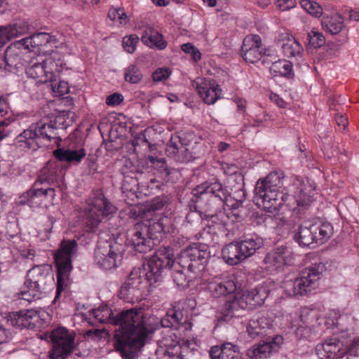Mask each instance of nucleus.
I'll return each mask as SVG.
<instances>
[{
  "instance_id": "obj_1",
  "label": "nucleus",
  "mask_w": 359,
  "mask_h": 359,
  "mask_svg": "<svg viewBox=\"0 0 359 359\" xmlns=\"http://www.w3.org/2000/svg\"><path fill=\"white\" fill-rule=\"evenodd\" d=\"M112 321L119 327L115 331V348L128 358H133L144 346L149 335L158 328V318L145 314L141 308L123 310Z\"/></svg>"
},
{
  "instance_id": "obj_2",
  "label": "nucleus",
  "mask_w": 359,
  "mask_h": 359,
  "mask_svg": "<svg viewBox=\"0 0 359 359\" xmlns=\"http://www.w3.org/2000/svg\"><path fill=\"white\" fill-rule=\"evenodd\" d=\"M165 250H158L144 266L143 276L140 268L133 269L128 280L121 287L120 297L127 302L139 299L144 288L161 280L163 267L171 262Z\"/></svg>"
},
{
  "instance_id": "obj_3",
  "label": "nucleus",
  "mask_w": 359,
  "mask_h": 359,
  "mask_svg": "<svg viewBox=\"0 0 359 359\" xmlns=\"http://www.w3.org/2000/svg\"><path fill=\"white\" fill-rule=\"evenodd\" d=\"M192 194L197 198L196 208L202 219L225 224L224 218L229 217V215L222 210L231 195L226 186L218 180L207 181L198 185Z\"/></svg>"
},
{
  "instance_id": "obj_4",
  "label": "nucleus",
  "mask_w": 359,
  "mask_h": 359,
  "mask_svg": "<svg viewBox=\"0 0 359 359\" xmlns=\"http://www.w3.org/2000/svg\"><path fill=\"white\" fill-rule=\"evenodd\" d=\"M292 195L285 194L279 190L261 189L255 187L254 200L257 205L262 207L265 210L272 212L283 204L290 208L307 207L312 202V196L307 194L310 187L306 184L297 179L294 182Z\"/></svg>"
},
{
  "instance_id": "obj_5",
  "label": "nucleus",
  "mask_w": 359,
  "mask_h": 359,
  "mask_svg": "<svg viewBox=\"0 0 359 359\" xmlns=\"http://www.w3.org/2000/svg\"><path fill=\"white\" fill-rule=\"evenodd\" d=\"M65 116L66 112L62 111L49 123L40 121L32 123L27 129L19 134L15 140L18 143L34 151L39 147L47 146L53 139L57 137L55 130L66 126Z\"/></svg>"
},
{
  "instance_id": "obj_6",
  "label": "nucleus",
  "mask_w": 359,
  "mask_h": 359,
  "mask_svg": "<svg viewBox=\"0 0 359 359\" xmlns=\"http://www.w3.org/2000/svg\"><path fill=\"white\" fill-rule=\"evenodd\" d=\"M171 229L170 219L167 217L153 222L137 223L128 233V241L136 252L146 253L152 249L154 241L158 240L162 233H169Z\"/></svg>"
},
{
  "instance_id": "obj_7",
  "label": "nucleus",
  "mask_w": 359,
  "mask_h": 359,
  "mask_svg": "<svg viewBox=\"0 0 359 359\" xmlns=\"http://www.w3.org/2000/svg\"><path fill=\"white\" fill-rule=\"evenodd\" d=\"M325 270L323 263L313 264L303 270L298 278L284 283L286 293L290 296L307 294L317 288L319 280Z\"/></svg>"
},
{
  "instance_id": "obj_8",
  "label": "nucleus",
  "mask_w": 359,
  "mask_h": 359,
  "mask_svg": "<svg viewBox=\"0 0 359 359\" xmlns=\"http://www.w3.org/2000/svg\"><path fill=\"white\" fill-rule=\"evenodd\" d=\"M75 240H64L55 254V264L57 269V290L54 302L59 298L61 292L67 285L69 275L72 269V257L77 249Z\"/></svg>"
},
{
  "instance_id": "obj_9",
  "label": "nucleus",
  "mask_w": 359,
  "mask_h": 359,
  "mask_svg": "<svg viewBox=\"0 0 359 359\" xmlns=\"http://www.w3.org/2000/svg\"><path fill=\"white\" fill-rule=\"evenodd\" d=\"M126 250L125 244L116 241L100 242L94 250V262L104 270L116 269L122 263Z\"/></svg>"
},
{
  "instance_id": "obj_10",
  "label": "nucleus",
  "mask_w": 359,
  "mask_h": 359,
  "mask_svg": "<svg viewBox=\"0 0 359 359\" xmlns=\"http://www.w3.org/2000/svg\"><path fill=\"white\" fill-rule=\"evenodd\" d=\"M210 257L208 246L205 244H194L184 249L177 258L179 267L187 269L195 276L205 271Z\"/></svg>"
},
{
  "instance_id": "obj_11",
  "label": "nucleus",
  "mask_w": 359,
  "mask_h": 359,
  "mask_svg": "<svg viewBox=\"0 0 359 359\" xmlns=\"http://www.w3.org/2000/svg\"><path fill=\"white\" fill-rule=\"evenodd\" d=\"M333 233L330 223L301 224L294 236L295 241L302 247H309L314 243L322 244Z\"/></svg>"
},
{
  "instance_id": "obj_12",
  "label": "nucleus",
  "mask_w": 359,
  "mask_h": 359,
  "mask_svg": "<svg viewBox=\"0 0 359 359\" xmlns=\"http://www.w3.org/2000/svg\"><path fill=\"white\" fill-rule=\"evenodd\" d=\"M116 211V208L102 193H99L93 198L86 214V224L88 231H95L104 217Z\"/></svg>"
},
{
  "instance_id": "obj_13",
  "label": "nucleus",
  "mask_w": 359,
  "mask_h": 359,
  "mask_svg": "<svg viewBox=\"0 0 359 359\" xmlns=\"http://www.w3.org/2000/svg\"><path fill=\"white\" fill-rule=\"evenodd\" d=\"M241 286L235 275L222 274L215 276L208 282L207 291L212 297L219 298L235 293Z\"/></svg>"
},
{
  "instance_id": "obj_14",
  "label": "nucleus",
  "mask_w": 359,
  "mask_h": 359,
  "mask_svg": "<svg viewBox=\"0 0 359 359\" xmlns=\"http://www.w3.org/2000/svg\"><path fill=\"white\" fill-rule=\"evenodd\" d=\"M50 338L53 342V348L50 352L52 359H65L72 351L74 338L65 327L54 330Z\"/></svg>"
},
{
  "instance_id": "obj_15",
  "label": "nucleus",
  "mask_w": 359,
  "mask_h": 359,
  "mask_svg": "<svg viewBox=\"0 0 359 359\" xmlns=\"http://www.w3.org/2000/svg\"><path fill=\"white\" fill-rule=\"evenodd\" d=\"M54 282L52 268L48 264L35 265L27 273L25 285L34 287L36 290L44 292L49 285Z\"/></svg>"
},
{
  "instance_id": "obj_16",
  "label": "nucleus",
  "mask_w": 359,
  "mask_h": 359,
  "mask_svg": "<svg viewBox=\"0 0 359 359\" xmlns=\"http://www.w3.org/2000/svg\"><path fill=\"white\" fill-rule=\"evenodd\" d=\"M198 95L207 104H213L221 98L222 89L212 79L198 77L192 83Z\"/></svg>"
},
{
  "instance_id": "obj_17",
  "label": "nucleus",
  "mask_w": 359,
  "mask_h": 359,
  "mask_svg": "<svg viewBox=\"0 0 359 359\" xmlns=\"http://www.w3.org/2000/svg\"><path fill=\"white\" fill-rule=\"evenodd\" d=\"M188 143L180 133L173 134L168 144L165 152L168 156L180 163H187L194 159L192 153L187 147Z\"/></svg>"
},
{
  "instance_id": "obj_18",
  "label": "nucleus",
  "mask_w": 359,
  "mask_h": 359,
  "mask_svg": "<svg viewBox=\"0 0 359 359\" xmlns=\"http://www.w3.org/2000/svg\"><path fill=\"white\" fill-rule=\"evenodd\" d=\"M39 318V311L31 309L10 313L6 317V321L8 325L20 330H33Z\"/></svg>"
},
{
  "instance_id": "obj_19",
  "label": "nucleus",
  "mask_w": 359,
  "mask_h": 359,
  "mask_svg": "<svg viewBox=\"0 0 359 359\" xmlns=\"http://www.w3.org/2000/svg\"><path fill=\"white\" fill-rule=\"evenodd\" d=\"M263 55H267L262 49V39L257 34H250L245 37L241 47V56L249 63L259 61Z\"/></svg>"
},
{
  "instance_id": "obj_20",
  "label": "nucleus",
  "mask_w": 359,
  "mask_h": 359,
  "mask_svg": "<svg viewBox=\"0 0 359 359\" xmlns=\"http://www.w3.org/2000/svg\"><path fill=\"white\" fill-rule=\"evenodd\" d=\"M247 303L241 294L235 295L232 299L226 301L221 308V314L225 321L233 318H239L248 311Z\"/></svg>"
},
{
  "instance_id": "obj_21",
  "label": "nucleus",
  "mask_w": 359,
  "mask_h": 359,
  "mask_svg": "<svg viewBox=\"0 0 359 359\" xmlns=\"http://www.w3.org/2000/svg\"><path fill=\"white\" fill-rule=\"evenodd\" d=\"M282 343L283 337L277 335L268 341L254 345L248 351L247 355L250 359H265L276 351Z\"/></svg>"
},
{
  "instance_id": "obj_22",
  "label": "nucleus",
  "mask_w": 359,
  "mask_h": 359,
  "mask_svg": "<svg viewBox=\"0 0 359 359\" xmlns=\"http://www.w3.org/2000/svg\"><path fill=\"white\" fill-rule=\"evenodd\" d=\"M341 346V344L337 339H330L323 343L318 344L316 351L321 359H339L346 353V350Z\"/></svg>"
},
{
  "instance_id": "obj_23",
  "label": "nucleus",
  "mask_w": 359,
  "mask_h": 359,
  "mask_svg": "<svg viewBox=\"0 0 359 359\" xmlns=\"http://www.w3.org/2000/svg\"><path fill=\"white\" fill-rule=\"evenodd\" d=\"M276 41L287 57L299 55L303 50L300 43L289 33L280 31L276 37Z\"/></svg>"
},
{
  "instance_id": "obj_24",
  "label": "nucleus",
  "mask_w": 359,
  "mask_h": 359,
  "mask_svg": "<svg viewBox=\"0 0 359 359\" xmlns=\"http://www.w3.org/2000/svg\"><path fill=\"white\" fill-rule=\"evenodd\" d=\"M158 250H165L169 254V258L171 261L168 266H165L163 269H170L173 267V271L172 273V277L174 283L176 284L177 287L182 289H184L189 286V283L192 279L195 278L196 276H191L190 275H187L185 273V271L187 269H184L182 267H179L177 264V261L175 262L173 259V254L170 248H162Z\"/></svg>"
},
{
  "instance_id": "obj_25",
  "label": "nucleus",
  "mask_w": 359,
  "mask_h": 359,
  "mask_svg": "<svg viewBox=\"0 0 359 359\" xmlns=\"http://www.w3.org/2000/svg\"><path fill=\"white\" fill-rule=\"evenodd\" d=\"M20 46V43H13L6 48L4 60L7 66L18 69L22 67L27 62L25 58V50Z\"/></svg>"
},
{
  "instance_id": "obj_26",
  "label": "nucleus",
  "mask_w": 359,
  "mask_h": 359,
  "mask_svg": "<svg viewBox=\"0 0 359 359\" xmlns=\"http://www.w3.org/2000/svg\"><path fill=\"white\" fill-rule=\"evenodd\" d=\"M289 253L287 248L283 246L268 252L264 259L266 269L270 271L281 269L285 264V257Z\"/></svg>"
},
{
  "instance_id": "obj_27",
  "label": "nucleus",
  "mask_w": 359,
  "mask_h": 359,
  "mask_svg": "<svg viewBox=\"0 0 359 359\" xmlns=\"http://www.w3.org/2000/svg\"><path fill=\"white\" fill-rule=\"evenodd\" d=\"M209 355L211 359H241L242 355L238 346L231 343L210 348Z\"/></svg>"
},
{
  "instance_id": "obj_28",
  "label": "nucleus",
  "mask_w": 359,
  "mask_h": 359,
  "mask_svg": "<svg viewBox=\"0 0 359 359\" xmlns=\"http://www.w3.org/2000/svg\"><path fill=\"white\" fill-rule=\"evenodd\" d=\"M46 62H34L26 68V74L28 77L37 81L38 83H46L52 82L55 74L47 69Z\"/></svg>"
},
{
  "instance_id": "obj_29",
  "label": "nucleus",
  "mask_w": 359,
  "mask_h": 359,
  "mask_svg": "<svg viewBox=\"0 0 359 359\" xmlns=\"http://www.w3.org/2000/svg\"><path fill=\"white\" fill-rule=\"evenodd\" d=\"M269 290L263 285H259L255 288L244 292L241 295L249 310H252L261 306L269 296Z\"/></svg>"
},
{
  "instance_id": "obj_30",
  "label": "nucleus",
  "mask_w": 359,
  "mask_h": 359,
  "mask_svg": "<svg viewBox=\"0 0 359 359\" xmlns=\"http://www.w3.org/2000/svg\"><path fill=\"white\" fill-rule=\"evenodd\" d=\"M272 319L267 313H259L250 320L247 326V332L250 336L255 337L262 334L263 330L269 328L272 325Z\"/></svg>"
},
{
  "instance_id": "obj_31",
  "label": "nucleus",
  "mask_w": 359,
  "mask_h": 359,
  "mask_svg": "<svg viewBox=\"0 0 359 359\" xmlns=\"http://www.w3.org/2000/svg\"><path fill=\"white\" fill-rule=\"evenodd\" d=\"M60 174L58 169L53 164L48 163L46 166L43 168L41 174L39 175L37 180L35 182L41 186H48L59 187Z\"/></svg>"
},
{
  "instance_id": "obj_32",
  "label": "nucleus",
  "mask_w": 359,
  "mask_h": 359,
  "mask_svg": "<svg viewBox=\"0 0 359 359\" xmlns=\"http://www.w3.org/2000/svg\"><path fill=\"white\" fill-rule=\"evenodd\" d=\"M141 40L146 46L150 48H156L159 50L164 49L167 45L162 34L150 27H146L142 32Z\"/></svg>"
},
{
  "instance_id": "obj_33",
  "label": "nucleus",
  "mask_w": 359,
  "mask_h": 359,
  "mask_svg": "<svg viewBox=\"0 0 359 359\" xmlns=\"http://www.w3.org/2000/svg\"><path fill=\"white\" fill-rule=\"evenodd\" d=\"M53 155L60 161L79 163L86 156V152L84 149L72 150L60 148L53 151Z\"/></svg>"
},
{
  "instance_id": "obj_34",
  "label": "nucleus",
  "mask_w": 359,
  "mask_h": 359,
  "mask_svg": "<svg viewBox=\"0 0 359 359\" xmlns=\"http://www.w3.org/2000/svg\"><path fill=\"white\" fill-rule=\"evenodd\" d=\"M244 259L253 255L257 250L264 245V241L259 236L246 238L245 240L237 242Z\"/></svg>"
},
{
  "instance_id": "obj_35",
  "label": "nucleus",
  "mask_w": 359,
  "mask_h": 359,
  "mask_svg": "<svg viewBox=\"0 0 359 359\" xmlns=\"http://www.w3.org/2000/svg\"><path fill=\"white\" fill-rule=\"evenodd\" d=\"M222 259L229 265H236L244 260L237 242L226 245L222 250Z\"/></svg>"
},
{
  "instance_id": "obj_36",
  "label": "nucleus",
  "mask_w": 359,
  "mask_h": 359,
  "mask_svg": "<svg viewBox=\"0 0 359 359\" xmlns=\"http://www.w3.org/2000/svg\"><path fill=\"white\" fill-rule=\"evenodd\" d=\"M323 28L327 32L334 35L339 34L343 29L344 18L339 14L323 16L321 20Z\"/></svg>"
},
{
  "instance_id": "obj_37",
  "label": "nucleus",
  "mask_w": 359,
  "mask_h": 359,
  "mask_svg": "<svg viewBox=\"0 0 359 359\" xmlns=\"http://www.w3.org/2000/svg\"><path fill=\"white\" fill-rule=\"evenodd\" d=\"M38 183L34 182L32 188L24 192L19 197V204L21 205H28L32 209L40 208V199L38 191Z\"/></svg>"
},
{
  "instance_id": "obj_38",
  "label": "nucleus",
  "mask_w": 359,
  "mask_h": 359,
  "mask_svg": "<svg viewBox=\"0 0 359 359\" xmlns=\"http://www.w3.org/2000/svg\"><path fill=\"white\" fill-rule=\"evenodd\" d=\"M283 185V181L278 172L269 173L264 180H259L255 187H259L261 189L278 190Z\"/></svg>"
},
{
  "instance_id": "obj_39",
  "label": "nucleus",
  "mask_w": 359,
  "mask_h": 359,
  "mask_svg": "<svg viewBox=\"0 0 359 359\" xmlns=\"http://www.w3.org/2000/svg\"><path fill=\"white\" fill-rule=\"evenodd\" d=\"M270 72L274 76L290 77L292 74V65L287 60H279L272 62Z\"/></svg>"
},
{
  "instance_id": "obj_40",
  "label": "nucleus",
  "mask_w": 359,
  "mask_h": 359,
  "mask_svg": "<svg viewBox=\"0 0 359 359\" xmlns=\"http://www.w3.org/2000/svg\"><path fill=\"white\" fill-rule=\"evenodd\" d=\"M38 191L39 195L40 208H47L54 203L56 196V190L53 187L38 186Z\"/></svg>"
},
{
  "instance_id": "obj_41",
  "label": "nucleus",
  "mask_w": 359,
  "mask_h": 359,
  "mask_svg": "<svg viewBox=\"0 0 359 359\" xmlns=\"http://www.w3.org/2000/svg\"><path fill=\"white\" fill-rule=\"evenodd\" d=\"M30 26L26 21H19L13 25L4 26V29L8 37V41L11 39L24 35L29 32Z\"/></svg>"
},
{
  "instance_id": "obj_42",
  "label": "nucleus",
  "mask_w": 359,
  "mask_h": 359,
  "mask_svg": "<svg viewBox=\"0 0 359 359\" xmlns=\"http://www.w3.org/2000/svg\"><path fill=\"white\" fill-rule=\"evenodd\" d=\"M90 313V315H92L94 319L100 323H109L113 324L112 320L115 318L113 316L111 309L107 306H101L92 310Z\"/></svg>"
},
{
  "instance_id": "obj_43",
  "label": "nucleus",
  "mask_w": 359,
  "mask_h": 359,
  "mask_svg": "<svg viewBox=\"0 0 359 359\" xmlns=\"http://www.w3.org/2000/svg\"><path fill=\"white\" fill-rule=\"evenodd\" d=\"M124 79L130 83H138L142 79V74L137 65H130L125 69Z\"/></svg>"
},
{
  "instance_id": "obj_44",
  "label": "nucleus",
  "mask_w": 359,
  "mask_h": 359,
  "mask_svg": "<svg viewBox=\"0 0 359 359\" xmlns=\"http://www.w3.org/2000/svg\"><path fill=\"white\" fill-rule=\"evenodd\" d=\"M301 6L311 15L320 18L323 15V8L319 4L311 0H301Z\"/></svg>"
},
{
  "instance_id": "obj_45",
  "label": "nucleus",
  "mask_w": 359,
  "mask_h": 359,
  "mask_svg": "<svg viewBox=\"0 0 359 359\" xmlns=\"http://www.w3.org/2000/svg\"><path fill=\"white\" fill-rule=\"evenodd\" d=\"M168 203V198L165 196H158L148 201L146 209L148 212H155L162 210Z\"/></svg>"
},
{
  "instance_id": "obj_46",
  "label": "nucleus",
  "mask_w": 359,
  "mask_h": 359,
  "mask_svg": "<svg viewBox=\"0 0 359 359\" xmlns=\"http://www.w3.org/2000/svg\"><path fill=\"white\" fill-rule=\"evenodd\" d=\"M27 290L20 291L18 294L20 299H24L29 302H32L36 299H39L43 292L36 290L34 287L25 285Z\"/></svg>"
},
{
  "instance_id": "obj_47",
  "label": "nucleus",
  "mask_w": 359,
  "mask_h": 359,
  "mask_svg": "<svg viewBox=\"0 0 359 359\" xmlns=\"http://www.w3.org/2000/svg\"><path fill=\"white\" fill-rule=\"evenodd\" d=\"M108 18L111 21L118 20L121 25H126L128 22L129 18L123 10L121 8L112 6L108 12Z\"/></svg>"
},
{
  "instance_id": "obj_48",
  "label": "nucleus",
  "mask_w": 359,
  "mask_h": 359,
  "mask_svg": "<svg viewBox=\"0 0 359 359\" xmlns=\"http://www.w3.org/2000/svg\"><path fill=\"white\" fill-rule=\"evenodd\" d=\"M309 44L314 48H318L325 43V39L322 33L313 29L308 33Z\"/></svg>"
},
{
  "instance_id": "obj_49",
  "label": "nucleus",
  "mask_w": 359,
  "mask_h": 359,
  "mask_svg": "<svg viewBox=\"0 0 359 359\" xmlns=\"http://www.w3.org/2000/svg\"><path fill=\"white\" fill-rule=\"evenodd\" d=\"M299 318L302 324L313 326V324L317 320V312L313 309L304 308L302 309Z\"/></svg>"
},
{
  "instance_id": "obj_50",
  "label": "nucleus",
  "mask_w": 359,
  "mask_h": 359,
  "mask_svg": "<svg viewBox=\"0 0 359 359\" xmlns=\"http://www.w3.org/2000/svg\"><path fill=\"white\" fill-rule=\"evenodd\" d=\"M139 41V37L135 34L126 36L123 39V46L125 50L129 53H133L136 48V43Z\"/></svg>"
},
{
  "instance_id": "obj_51",
  "label": "nucleus",
  "mask_w": 359,
  "mask_h": 359,
  "mask_svg": "<svg viewBox=\"0 0 359 359\" xmlns=\"http://www.w3.org/2000/svg\"><path fill=\"white\" fill-rule=\"evenodd\" d=\"M53 91L58 96H63L67 94L69 91V86L67 82L65 81H60L57 83L55 81L51 82Z\"/></svg>"
},
{
  "instance_id": "obj_52",
  "label": "nucleus",
  "mask_w": 359,
  "mask_h": 359,
  "mask_svg": "<svg viewBox=\"0 0 359 359\" xmlns=\"http://www.w3.org/2000/svg\"><path fill=\"white\" fill-rule=\"evenodd\" d=\"M138 181L136 177L124 176L122 183V190L123 192H135Z\"/></svg>"
},
{
  "instance_id": "obj_53",
  "label": "nucleus",
  "mask_w": 359,
  "mask_h": 359,
  "mask_svg": "<svg viewBox=\"0 0 359 359\" xmlns=\"http://www.w3.org/2000/svg\"><path fill=\"white\" fill-rule=\"evenodd\" d=\"M35 47L46 45L50 41V36L45 32H39L32 35Z\"/></svg>"
},
{
  "instance_id": "obj_54",
  "label": "nucleus",
  "mask_w": 359,
  "mask_h": 359,
  "mask_svg": "<svg viewBox=\"0 0 359 359\" xmlns=\"http://www.w3.org/2000/svg\"><path fill=\"white\" fill-rule=\"evenodd\" d=\"M243 196L242 198H245V194L243 191H241ZM244 201V198H241L238 200H235L233 203L231 204H226L228 206L231 207V214H232L236 220L242 218V216L240 215V210H238L240 208H242L243 203Z\"/></svg>"
},
{
  "instance_id": "obj_55",
  "label": "nucleus",
  "mask_w": 359,
  "mask_h": 359,
  "mask_svg": "<svg viewBox=\"0 0 359 359\" xmlns=\"http://www.w3.org/2000/svg\"><path fill=\"white\" fill-rule=\"evenodd\" d=\"M311 327L310 325H299L295 331V334L298 338L304 339L310 337L311 332Z\"/></svg>"
},
{
  "instance_id": "obj_56",
  "label": "nucleus",
  "mask_w": 359,
  "mask_h": 359,
  "mask_svg": "<svg viewBox=\"0 0 359 359\" xmlns=\"http://www.w3.org/2000/svg\"><path fill=\"white\" fill-rule=\"evenodd\" d=\"M168 316L170 318L172 323L178 326L183 318V314L180 310H176L175 308L170 309L167 312Z\"/></svg>"
},
{
  "instance_id": "obj_57",
  "label": "nucleus",
  "mask_w": 359,
  "mask_h": 359,
  "mask_svg": "<svg viewBox=\"0 0 359 359\" xmlns=\"http://www.w3.org/2000/svg\"><path fill=\"white\" fill-rule=\"evenodd\" d=\"M170 74L168 69L159 68L153 73L152 78L154 81L159 82L167 79Z\"/></svg>"
},
{
  "instance_id": "obj_58",
  "label": "nucleus",
  "mask_w": 359,
  "mask_h": 359,
  "mask_svg": "<svg viewBox=\"0 0 359 359\" xmlns=\"http://www.w3.org/2000/svg\"><path fill=\"white\" fill-rule=\"evenodd\" d=\"M15 43H20V48L25 50V54L28 53V50L31 51L33 48H36L35 46H34L33 38L32 36L29 37L24 38L20 41H16Z\"/></svg>"
},
{
  "instance_id": "obj_59",
  "label": "nucleus",
  "mask_w": 359,
  "mask_h": 359,
  "mask_svg": "<svg viewBox=\"0 0 359 359\" xmlns=\"http://www.w3.org/2000/svg\"><path fill=\"white\" fill-rule=\"evenodd\" d=\"M123 100V95L118 93H114L107 97L106 104L109 106H116Z\"/></svg>"
},
{
  "instance_id": "obj_60",
  "label": "nucleus",
  "mask_w": 359,
  "mask_h": 359,
  "mask_svg": "<svg viewBox=\"0 0 359 359\" xmlns=\"http://www.w3.org/2000/svg\"><path fill=\"white\" fill-rule=\"evenodd\" d=\"M222 169L226 175H233L238 172V167L233 164L226 163L223 165Z\"/></svg>"
},
{
  "instance_id": "obj_61",
  "label": "nucleus",
  "mask_w": 359,
  "mask_h": 359,
  "mask_svg": "<svg viewBox=\"0 0 359 359\" xmlns=\"http://www.w3.org/2000/svg\"><path fill=\"white\" fill-rule=\"evenodd\" d=\"M8 114V102L7 100L3 97H0V116L4 117Z\"/></svg>"
},
{
  "instance_id": "obj_62",
  "label": "nucleus",
  "mask_w": 359,
  "mask_h": 359,
  "mask_svg": "<svg viewBox=\"0 0 359 359\" xmlns=\"http://www.w3.org/2000/svg\"><path fill=\"white\" fill-rule=\"evenodd\" d=\"M161 323V326L163 327H177V326L172 322L169 316L166 314L163 318L158 319V324Z\"/></svg>"
},
{
  "instance_id": "obj_63",
  "label": "nucleus",
  "mask_w": 359,
  "mask_h": 359,
  "mask_svg": "<svg viewBox=\"0 0 359 359\" xmlns=\"http://www.w3.org/2000/svg\"><path fill=\"white\" fill-rule=\"evenodd\" d=\"M10 337V332L0 325V344L6 342Z\"/></svg>"
},
{
  "instance_id": "obj_64",
  "label": "nucleus",
  "mask_w": 359,
  "mask_h": 359,
  "mask_svg": "<svg viewBox=\"0 0 359 359\" xmlns=\"http://www.w3.org/2000/svg\"><path fill=\"white\" fill-rule=\"evenodd\" d=\"M336 123L339 127H342L344 129L348 126V119L343 115H337Z\"/></svg>"
}]
</instances>
